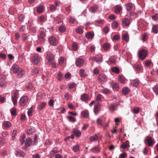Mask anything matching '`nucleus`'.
<instances>
[{
  "mask_svg": "<svg viewBox=\"0 0 158 158\" xmlns=\"http://www.w3.org/2000/svg\"><path fill=\"white\" fill-rule=\"evenodd\" d=\"M32 143V141L31 138H27L24 143L25 147L27 148L30 146L31 145Z\"/></svg>",
  "mask_w": 158,
  "mask_h": 158,
  "instance_id": "9",
  "label": "nucleus"
},
{
  "mask_svg": "<svg viewBox=\"0 0 158 158\" xmlns=\"http://www.w3.org/2000/svg\"><path fill=\"white\" fill-rule=\"evenodd\" d=\"M24 17L22 14L19 15L18 16V19L21 22H23L24 20Z\"/></svg>",
  "mask_w": 158,
  "mask_h": 158,
  "instance_id": "52",
  "label": "nucleus"
},
{
  "mask_svg": "<svg viewBox=\"0 0 158 158\" xmlns=\"http://www.w3.org/2000/svg\"><path fill=\"white\" fill-rule=\"evenodd\" d=\"M76 31L78 34H82L83 33V30L81 27H79L76 29Z\"/></svg>",
  "mask_w": 158,
  "mask_h": 158,
  "instance_id": "44",
  "label": "nucleus"
},
{
  "mask_svg": "<svg viewBox=\"0 0 158 158\" xmlns=\"http://www.w3.org/2000/svg\"><path fill=\"white\" fill-rule=\"evenodd\" d=\"M125 6L126 7V10L127 11L131 10L133 7L132 4L130 3L126 4Z\"/></svg>",
  "mask_w": 158,
  "mask_h": 158,
  "instance_id": "32",
  "label": "nucleus"
},
{
  "mask_svg": "<svg viewBox=\"0 0 158 158\" xmlns=\"http://www.w3.org/2000/svg\"><path fill=\"white\" fill-rule=\"evenodd\" d=\"M95 61L97 63H102L103 61V58L102 57H96Z\"/></svg>",
  "mask_w": 158,
  "mask_h": 158,
  "instance_id": "55",
  "label": "nucleus"
},
{
  "mask_svg": "<svg viewBox=\"0 0 158 158\" xmlns=\"http://www.w3.org/2000/svg\"><path fill=\"white\" fill-rule=\"evenodd\" d=\"M89 98L88 95L85 94H83L81 95V100L83 101H85L88 100Z\"/></svg>",
  "mask_w": 158,
  "mask_h": 158,
  "instance_id": "22",
  "label": "nucleus"
},
{
  "mask_svg": "<svg viewBox=\"0 0 158 158\" xmlns=\"http://www.w3.org/2000/svg\"><path fill=\"white\" fill-rule=\"evenodd\" d=\"M73 132L74 134L76 137H80L81 134V132L80 131L77 129L76 128H74L73 131Z\"/></svg>",
  "mask_w": 158,
  "mask_h": 158,
  "instance_id": "12",
  "label": "nucleus"
},
{
  "mask_svg": "<svg viewBox=\"0 0 158 158\" xmlns=\"http://www.w3.org/2000/svg\"><path fill=\"white\" fill-rule=\"evenodd\" d=\"M110 44L106 43L103 45V48L105 50H108L110 48Z\"/></svg>",
  "mask_w": 158,
  "mask_h": 158,
  "instance_id": "37",
  "label": "nucleus"
},
{
  "mask_svg": "<svg viewBox=\"0 0 158 158\" xmlns=\"http://www.w3.org/2000/svg\"><path fill=\"white\" fill-rule=\"evenodd\" d=\"M16 156L19 157H22L24 158L26 156L24 152L21 150H17L15 153Z\"/></svg>",
  "mask_w": 158,
  "mask_h": 158,
  "instance_id": "7",
  "label": "nucleus"
},
{
  "mask_svg": "<svg viewBox=\"0 0 158 158\" xmlns=\"http://www.w3.org/2000/svg\"><path fill=\"white\" fill-rule=\"evenodd\" d=\"M130 147L128 141H127L124 144L123 143L120 146V148L123 149H124L127 147Z\"/></svg>",
  "mask_w": 158,
  "mask_h": 158,
  "instance_id": "38",
  "label": "nucleus"
},
{
  "mask_svg": "<svg viewBox=\"0 0 158 158\" xmlns=\"http://www.w3.org/2000/svg\"><path fill=\"white\" fill-rule=\"evenodd\" d=\"M152 31L153 32L156 34L158 33V25H153L152 27Z\"/></svg>",
  "mask_w": 158,
  "mask_h": 158,
  "instance_id": "26",
  "label": "nucleus"
},
{
  "mask_svg": "<svg viewBox=\"0 0 158 158\" xmlns=\"http://www.w3.org/2000/svg\"><path fill=\"white\" fill-rule=\"evenodd\" d=\"M57 152H58L57 148H53L52 150L50 152L49 155L51 157H52Z\"/></svg>",
  "mask_w": 158,
  "mask_h": 158,
  "instance_id": "25",
  "label": "nucleus"
},
{
  "mask_svg": "<svg viewBox=\"0 0 158 158\" xmlns=\"http://www.w3.org/2000/svg\"><path fill=\"white\" fill-rule=\"evenodd\" d=\"M122 38L123 40L128 42L129 40V36L128 34L125 33L123 34L122 36Z\"/></svg>",
  "mask_w": 158,
  "mask_h": 158,
  "instance_id": "20",
  "label": "nucleus"
},
{
  "mask_svg": "<svg viewBox=\"0 0 158 158\" xmlns=\"http://www.w3.org/2000/svg\"><path fill=\"white\" fill-rule=\"evenodd\" d=\"M61 17V15H59L54 19V20L58 23H59L61 22L60 18Z\"/></svg>",
  "mask_w": 158,
  "mask_h": 158,
  "instance_id": "41",
  "label": "nucleus"
},
{
  "mask_svg": "<svg viewBox=\"0 0 158 158\" xmlns=\"http://www.w3.org/2000/svg\"><path fill=\"white\" fill-rule=\"evenodd\" d=\"M112 89L114 90L118 91L119 89V86L118 83H115L112 86Z\"/></svg>",
  "mask_w": 158,
  "mask_h": 158,
  "instance_id": "28",
  "label": "nucleus"
},
{
  "mask_svg": "<svg viewBox=\"0 0 158 158\" xmlns=\"http://www.w3.org/2000/svg\"><path fill=\"white\" fill-rule=\"evenodd\" d=\"M11 114L12 116H15L16 114V109L13 108L12 110H10Z\"/></svg>",
  "mask_w": 158,
  "mask_h": 158,
  "instance_id": "50",
  "label": "nucleus"
},
{
  "mask_svg": "<svg viewBox=\"0 0 158 158\" xmlns=\"http://www.w3.org/2000/svg\"><path fill=\"white\" fill-rule=\"evenodd\" d=\"M98 6L97 5H95L94 6H92L90 7V11L93 13H94L98 9Z\"/></svg>",
  "mask_w": 158,
  "mask_h": 158,
  "instance_id": "19",
  "label": "nucleus"
},
{
  "mask_svg": "<svg viewBox=\"0 0 158 158\" xmlns=\"http://www.w3.org/2000/svg\"><path fill=\"white\" fill-rule=\"evenodd\" d=\"M76 65L78 67H81L83 66L84 64V60L81 58H78L75 61Z\"/></svg>",
  "mask_w": 158,
  "mask_h": 158,
  "instance_id": "6",
  "label": "nucleus"
},
{
  "mask_svg": "<svg viewBox=\"0 0 158 158\" xmlns=\"http://www.w3.org/2000/svg\"><path fill=\"white\" fill-rule=\"evenodd\" d=\"M139 108H134L133 109V113L135 114H138L139 113Z\"/></svg>",
  "mask_w": 158,
  "mask_h": 158,
  "instance_id": "62",
  "label": "nucleus"
},
{
  "mask_svg": "<svg viewBox=\"0 0 158 158\" xmlns=\"http://www.w3.org/2000/svg\"><path fill=\"white\" fill-rule=\"evenodd\" d=\"M147 51L145 50H142L139 53V58L142 60L144 59L146 56Z\"/></svg>",
  "mask_w": 158,
  "mask_h": 158,
  "instance_id": "5",
  "label": "nucleus"
},
{
  "mask_svg": "<svg viewBox=\"0 0 158 158\" xmlns=\"http://www.w3.org/2000/svg\"><path fill=\"white\" fill-rule=\"evenodd\" d=\"M122 10V7L121 6L118 5L115 6V11L116 14H119L121 11Z\"/></svg>",
  "mask_w": 158,
  "mask_h": 158,
  "instance_id": "15",
  "label": "nucleus"
},
{
  "mask_svg": "<svg viewBox=\"0 0 158 158\" xmlns=\"http://www.w3.org/2000/svg\"><path fill=\"white\" fill-rule=\"evenodd\" d=\"M67 118L69 119L70 122H74L76 121V120L74 117L71 116H68L67 117Z\"/></svg>",
  "mask_w": 158,
  "mask_h": 158,
  "instance_id": "51",
  "label": "nucleus"
},
{
  "mask_svg": "<svg viewBox=\"0 0 158 158\" xmlns=\"http://www.w3.org/2000/svg\"><path fill=\"white\" fill-rule=\"evenodd\" d=\"M39 69L38 68H33L32 70V74L35 75L38 74L39 73Z\"/></svg>",
  "mask_w": 158,
  "mask_h": 158,
  "instance_id": "33",
  "label": "nucleus"
},
{
  "mask_svg": "<svg viewBox=\"0 0 158 158\" xmlns=\"http://www.w3.org/2000/svg\"><path fill=\"white\" fill-rule=\"evenodd\" d=\"M18 97L15 96L12 97V100L13 104L15 105L17 104V102Z\"/></svg>",
  "mask_w": 158,
  "mask_h": 158,
  "instance_id": "45",
  "label": "nucleus"
},
{
  "mask_svg": "<svg viewBox=\"0 0 158 158\" xmlns=\"http://www.w3.org/2000/svg\"><path fill=\"white\" fill-rule=\"evenodd\" d=\"M64 60V57H60L58 60L59 64L60 65H61L63 63Z\"/></svg>",
  "mask_w": 158,
  "mask_h": 158,
  "instance_id": "49",
  "label": "nucleus"
},
{
  "mask_svg": "<svg viewBox=\"0 0 158 158\" xmlns=\"http://www.w3.org/2000/svg\"><path fill=\"white\" fill-rule=\"evenodd\" d=\"M78 45L75 42L73 43L72 46V49L73 51H76L78 49Z\"/></svg>",
  "mask_w": 158,
  "mask_h": 158,
  "instance_id": "35",
  "label": "nucleus"
},
{
  "mask_svg": "<svg viewBox=\"0 0 158 158\" xmlns=\"http://www.w3.org/2000/svg\"><path fill=\"white\" fill-rule=\"evenodd\" d=\"M33 61L35 64H38L40 61V59L39 57L37 55H34L33 56Z\"/></svg>",
  "mask_w": 158,
  "mask_h": 158,
  "instance_id": "16",
  "label": "nucleus"
},
{
  "mask_svg": "<svg viewBox=\"0 0 158 158\" xmlns=\"http://www.w3.org/2000/svg\"><path fill=\"white\" fill-rule=\"evenodd\" d=\"M139 80L136 79L132 81L131 84L134 87H137L139 84Z\"/></svg>",
  "mask_w": 158,
  "mask_h": 158,
  "instance_id": "27",
  "label": "nucleus"
},
{
  "mask_svg": "<svg viewBox=\"0 0 158 158\" xmlns=\"http://www.w3.org/2000/svg\"><path fill=\"white\" fill-rule=\"evenodd\" d=\"M99 104H96L94 107V112L96 114H97L98 112V110L99 108Z\"/></svg>",
  "mask_w": 158,
  "mask_h": 158,
  "instance_id": "48",
  "label": "nucleus"
},
{
  "mask_svg": "<svg viewBox=\"0 0 158 158\" xmlns=\"http://www.w3.org/2000/svg\"><path fill=\"white\" fill-rule=\"evenodd\" d=\"M118 79L119 81L121 83H123L125 81L124 77L121 75L118 76Z\"/></svg>",
  "mask_w": 158,
  "mask_h": 158,
  "instance_id": "36",
  "label": "nucleus"
},
{
  "mask_svg": "<svg viewBox=\"0 0 158 158\" xmlns=\"http://www.w3.org/2000/svg\"><path fill=\"white\" fill-rule=\"evenodd\" d=\"M112 26L116 28H117L118 26V23L116 21H114L113 22L112 24Z\"/></svg>",
  "mask_w": 158,
  "mask_h": 158,
  "instance_id": "59",
  "label": "nucleus"
},
{
  "mask_svg": "<svg viewBox=\"0 0 158 158\" xmlns=\"http://www.w3.org/2000/svg\"><path fill=\"white\" fill-rule=\"evenodd\" d=\"M4 126L5 128H8L11 127V123L8 121H5L3 122Z\"/></svg>",
  "mask_w": 158,
  "mask_h": 158,
  "instance_id": "21",
  "label": "nucleus"
},
{
  "mask_svg": "<svg viewBox=\"0 0 158 158\" xmlns=\"http://www.w3.org/2000/svg\"><path fill=\"white\" fill-rule=\"evenodd\" d=\"M35 131V130L34 128H31L27 130V133L28 135H31Z\"/></svg>",
  "mask_w": 158,
  "mask_h": 158,
  "instance_id": "47",
  "label": "nucleus"
},
{
  "mask_svg": "<svg viewBox=\"0 0 158 158\" xmlns=\"http://www.w3.org/2000/svg\"><path fill=\"white\" fill-rule=\"evenodd\" d=\"M109 61L112 64H114L116 62V60L113 56H111L110 58Z\"/></svg>",
  "mask_w": 158,
  "mask_h": 158,
  "instance_id": "53",
  "label": "nucleus"
},
{
  "mask_svg": "<svg viewBox=\"0 0 158 158\" xmlns=\"http://www.w3.org/2000/svg\"><path fill=\"white\" fill-rule=\"evenodd\" d=\"M107 77L105 74H100L98 77V80L99 82L103 83L107 81Z\"/></svg>",
  "mask_w": 158,
  "mask_h": 158,
  "instance_id": "2",
  "label": "nucleus"
},
{
  "mask_svg": "<svg viewBox=\"0 0 158 158\" xmlns=\"http://www.w3.org/2000/svg\"><path fill=\"white\" fill-rule=\"evenodd\" d=\"M108 109L111 112H113L117 110L116 105H115L114 103H111L109 105L108 107Z\"/></svg>",
  "mask_w": 158,
  "mask_h": 158,
  "instance_id": "10",
  "label": "nucleus"
},
{
  "mask_svg": "<svg viewBox=\"0 0 158 158\" xmlns=\"http://www.w3.org/2000/svg\"><path fill=\"white\" fill-rule=\"evenodd\" d=\"M43 10V6H41L38 7L37 9V12L39 13H40L42 12Z\"/></svg>",
  "mask_w": 158,
  "mask_h": 158,
  "instance_id": "46",
  "label": "nucleus"
},
{
  "mask_svg": "<svg viewBox=\"0 0 158 158\" xmlns=\"http://www.w3.org/2000/svg\"><path fill=\"white\" fill-rule=\"evenodd\" d=\"M109 31V29L107 26H106L103 29V31L105 33H108Z\"/></svg>",
  "mask_w": 158,
  "mask_h": 158,
  "instance_id": "64",
  "label": "nucleus"
},
{
  "mask_svg": "<svg viewBox=\"0 0 158 158\" xmlns=\"http://www.w3.org/2000/svg\"><path fill=\"white\" fill-rule=\"evenodd\" d=\"M12 69L14 73H16L18 72L20 69L17 64H13L12 67Z\"/></svg>",
  "mask_w": 158,
  "mask_h": 158,
  "instance_id": "13",
  "label": "nucleus"
},
{
  "mask_svg": "<svg viewBox=\"0 0 158 158\" xmlns=\"http://www.w3.org/2000/svg\"><path fill=\"white\" fill-rule=\"evenodd\" d=\"M111 91L107 89H104L103 90L102 92L105 94H107L110 93Z\"/></svg>",
  "mask_w": 158,
  "mask_h": 158,
  "instance_id": "54",
  "label": "nucleus"
},
{
  "mask_svg": "<svg viewBox=\"0 0 158 158\" xmlns=\"http://www.w3.org/2000/svg\"><path fill=\"white\" fill-rule=\"evenodd\" d=\"M46 57L49 63L54 61V60L55 59L54 56L52 54L47 55Z\"/></svg>",
  "mask_w": 158,
  "mask_h": 158,
  "instance_id": "8",
  "label": "nucleus"
},
{
  "mask_svg": "<svg viewBox=\"0 0 158 158\" xmlns=\"http://www.w3.org/2000/svg\"><path fill=\"white\" fill-rule=\"evenodd\" d=\"M81 115L83 117L87 118L89 116V113L87 110H85L81 112Z\"/></svg>",
  "mask_w": 158,
  "mask_h": 158,
  "instance_id": "29",
  "label": "nucleus"
},
{
  "mask_svg": "<svg viewBox=\"0 0 158 158\" xmlns=\"http://www.w3.org/2000/svg\"><path fill=\"white\" fill-rule=\"evenodd\" d=\"M17 73L18 77H21L25 74V71L23 69H20Z\"/></svg>",
  "mask_w": 158,
  "mask_h": 158,
  "instance_id": "24",
  "label": "nucleus"
},
{
  "mask_svg": "<svg viewBox=\"0 0 158 158\" xmlns=\"http://www.w3.org/2000/svg\"><path fill=\"white\" fill-rule=\"evenodd\" d=\"M75 19L74 18L70 16L69 18V23H74L75 21Z\"/></svg>",
  "mask_w": 158,
  "mask_h": 158,
  "instance_id": "56",
  "label": "nucleus"
},
{
  "mask_svg": "<svg viewBox=\"0 0 158 158\" xmlns=\"http://www.w3.org/2000/svg\"><path fill=\"white\" fill-rule=\"evenodd\" d=\"M92 152L94 153H95L97 152H98L100 151V148L97 147L95 146L93 147L92 149Z\"/></svg>",
  "mask_w": 158,
  "mask_h": 158,
  "instance_id": "39",
  "label": "nucleus"
},
{
  "mask_svg": "<svg viewBox=\"0 0 158 158\" xmlns=\"http://www.w3.org/2000/svg\"><path fill=\"white\" fill-rule=\"evenodd\" d=\"M28 100V97L27 96L22 97L19 100V103L21 106H23L27 102Z\"/></svg>",
  "mask_w": 158,
  "mask_h": 158,
  "instance_id": "3",
  "label": "nucleus"
},
{
  "mask_svg": "<svg viewBox=\"0 0 158 158\" xmlns=\"http://www.w3.org/2000/svg\"><path fill=\"white\" fill-rule=\"evenodd\" d=\"M144 143L146 145H148V146L152 147L155 144V141L152 137L148 136L145 138Z\"/></svg>",
  "mask_w": 158,
  "mask_h": 158,
  "instance_id": "1",
  "label": "nucleus"
},
{
  "mask_svg": "<svg viewBox=\"0 0 158 158\" xmlns=\"http://www.w3.org/2000/svg\"><path fill=\"white\" fill-rule=\"evenodd\" d=\"M73 150L75 152L78 151L79 150V146L78 145H74L73 148Z\"/></svg>",
  "mask_w": 158,
  "mask_h": 158,
  "instance_id": "42",
  "label": "nucleus"
},
{
  "mask_svg": "<svg viewBox=\"0 0 158 158\" xmlns=\"http://www.w3.org/2000/svg\"><path fill=\"white\" fill-rule=\"evenodd\" d=\"M122 22L124 26H127L130 24L129 20L126 18H125L122 19Z\"/></svg>",
  "mask_w": 158,
  "mask_h": 158,
  "instance_id": "11",
  "label": "nucleus"
},
{
  "mask_svg": "<svg viewBox=\"0 0 158 158\" xmlns=\"http://www.w3.org/2000/svg\"><path fill=\"white\" fill-rule=\"evenodd\" d=\"M58 29L60 32L63 33L66 31V28L64 26H60L59 27Z\"/></svg>",
  "mask_w": 158,
  "mask_h": 158,
  "instance_id": "34",
  "label": "nucleus"
},
{
  "mask_svg": "<svg viewBox=\"0 0 158 158\" xmlns=\"http://www.w3.org/2000/svg\"><path fill=\"white\" fill-rule=\"evenodd\" d=\"M152 19L155 21H156L158 20V14H156L152 16Z\"/></svg>",
  "mask_w": 158,
  "mask_h": 158,
  "instance_id": "60",
  "label": "nucleus"
},
{
  "mask_svg": "<svg viewBox=\"0 0 158 158\" xmlns=\"http://www.w3.org/2000/svg\"><path fill=\"white\" fill-rule=\"evenodd\" d=\"M46 105V103L45 102H41L38 104L37 106V108L39 110H41L44 108Z\"/></svg>",
  "mask_w": 158,
  "mask_h": 158,
  "instance_id": "14",
  "label": "nucleus"
},
{
  "mask_svg": "<svg viewBox=\"0 0 158 158\" xmlns=\"http://www.w3.org/2000/svg\"><path fill=\"white\" fill-rule=\"evenodd\" d=\"M48 41L49 43L53 46H56L58 43L55 38L53 36H52L49 38Z\"/></svg>",
  "mask_w": 158,
  "mask_h": 158,
  "instance_id": "4",
  "label": "nucleus"
},
{
  "mask_svg": "<svg viewBox=\"0 0 158 158\" xmlns=\"http://www.w3.org/2000/svg\"><path fill=\"white\" fill-rule=\"evenodd\" d=\"M127 156V154L124 152L121 153L119 156L118 158H125Z\"/></svg>",
  "mask_w": 158,
  "mask_h": 158,
  "instance_id": "61",
  "label": "nucleus"
},
{
  "mask_svg": "<svg viewBox=\"0 0 158 158\" xmlns=\"http://www.w3.org/2000/svg\"><path fill=\"white\" fill-rule=\"evenodd\" d=\"M63 78V75L62 73L60 72L58 74L57 79L58 81H61Z\"/></svg>",
  "mask_w": 158,
  "mask_h": 158,
  "instance_id": "43",
  "label": "nucleus"
},
{
  "mask_svg": "<svg viewBox=\"0 0 158 158\" xmlns=\"http://www.w3.org/2000/svg\"><path fill=\"white\" fill-rule=\"evenodd\" d=\"M135 69L137 71H140L142 68V66L140 65L137 64L135 66Z\"/></svg>",
  "mask_w": 158,
  "mask_h": 158,
  "instance_id": "58",
  "label": "nucleus"
},
{
  "mask_svg": "<svg viewBox=\"0 0 158 158\" xmlns=\"http://www.w3.org/2000/svg\"><path fill=\"white\" fill-rule=\"evenodd\" d=\"M94 36V34L93 32H88L85 34V37L88 39H92Z\"/></svg>",
  "mask_w": 158,
  "mask_h": 158,
  "instance_id": "18",
  "label": "nucleus"
},
{
  "mask_svg": "<svg viewBox=\"0 0 158 158\" xmlns=\"http://www.w3.org/2000/svg\"><path fill=\"white\" fill-rule=\"evenodd\" d=\"M154 92L156 94L158 95V87L157 86H155L153 88Z\"/></svg>",
  "mask_w": 158,
  "mask_h": 158,
  "instance_id": "63",
  "label": "nucleus"
},
{
  "mask_svg": "<svg viewBox=\"0 0 158 158\" xmlns=\"http://www.w3.org/2000/svg\"><path fill=\"white\" fill-rule=\"evenodd\" d=\"M129 89L128 87H123L122 90V92L124 95H125L127 94L129 92Z\"/></svg>",
  "mask_w": 158,
  "mask_h": 158,
  "instance_id": "31",
  "label": "nucleus"
},
{
  "mask_svg": "<svg viewBox=\"0 0 158 158\" xmlns=\"http://www.w3.org/2000/svg\"><path fill=\"white\" fill-rule=\"evenodd\" d=\"M80 76L82 77H84L86 76V74L85 71V69H81L79 72Z\"/></svg>",
  "mask_w": 158,
  "mask_h": 158,
  "instance_id": "17",
  "label": "nucleus"
},
{
  "mask_svg": "<svg viewBox=\"0 0 158 158\" xmlns=\"http://www.w3.org/2000/svg\"><path fill=\"white\" fill-rule=\"evenodd\" d=\"M111 70L112 72L116 74H118L120 73V70L117 67H114L111 68Z\"/></svg>",
  "mask_w": 158,
  "mask_h": 158,
  "instance_id": "23",
  "label": "nucleus"
},
{
  "mask_svg": "<svg viewBox=\"0 0 158 158\" xmlns=\"http://www.w3.org/2000/svg\"><path fill=\"white\" fill-rule=\"evenodd\" d=\"M38 40L41 43H44L45 41L44 37L40 36H38Z\"/></svg>",
  "mask_w": 158,
  "mask_h": 158,
  "instance_id": "57",
  "label": "nucleus"
},
{
  "mask_svg": "<svg viewBox=\"0 0 158 158\" xmlns=\"http://www.w3.org/2000/svg\"><path fill=\"white\" fill-rule=\"evenodd\" d=\"M89 139L91 142L97 141L98 140V137L97 135L95 134L93 136H91Z\"/></svg>",
  "mask_w": 158,
  "mask_h": 158,
  "instance_id": "30",
  "label": "nucleus"
},
{
  "mask_svg": "<svg viewBox=\"0 0 158 158\" xmlns=\"http://www.w3.org/2000/svg\"><path fill=\"white\" fill-rule=\"evenodd\" d=\"M102 121L100 118H98L96 120L97 124L99 125H100L102 127H104V125L102 123Z\"/></svg>",
  "mask_w": 158,
  "mask_h": 158,
  "instance_id": "40",
  "label": "nucleus"
}]
</instances>
